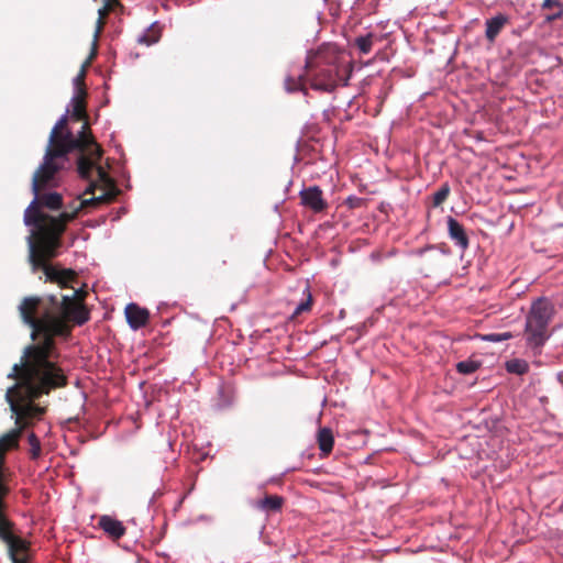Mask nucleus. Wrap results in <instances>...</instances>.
Masks as SVG:
<instances>
[{"label": "nucleus", "instance_id": "24", "mask_svg": "<svg viewBox=\"0 0 563 563\" xmlns=\"http://www.w3.org/2000/svg\"><path fill=\"white\" fill-rule=\"evenodd\" d=\"M506 369L508 373L523 375L529 371V364L519 358L510 360L506 363Z\"/></svg>", "mask_w": 563, "mask_h": 563}, {"label": "nucleus", "instance_id": "11", "mask_svg": "<svg viewBox=\"0 0 563 563\" xmlns=\"http://www.w3.org/2000/svg\"><path fill=\"white\" fill-rule=\"evenodd\" d=\"M30 542L20 539L8 544V556L12 563H30L32 560L30 553Z\"/></svg>", "mask_w": 563, "mask_h": 563}, {"label": "nucleus", "instance_id": "14", "mask_svg": "<svg viewBox=\"0 0 563 563\" xmlns=\"http://www.w3.org/2000/svg\"><path fill=\"white\" fill-rule=\"evenodd\" d=\"M510 19L508 15L504 13H498L495 16L487 19L485 22V37L486 40L493 44L495 43L497 36L505 29L507 24H509Z\"/></svg>", "mask_w": 563, "mask_h": 563}, {"label": "nucleus", "instance_id": "22", "mask_svg": "<svg viewBox=\"0 0 563 563\" xmlns=\"http://www.w3.org/2000/svg\"><path fill=\"white\" fill-rule=\"evenodd\" d=\"M542 8L552 11L545 18L548 22L558 20L563 15V3L560 2L559 0H544Z\"/></svg>", "mask_w": 563, "mask_h": 563}, {"label": "nucleus", "instance_id": "30", "mask_svg": "<svg viewBox=\"0 0 563 563\" xmlns=\"http://www.w3.org/2000/svg\"><path fill=\"white\" fill-rule=\"evenodd\" d=\"M478 367L479 363L472 360L462 361L456 364L457 372L464 375L474 373Z\"/></svg>", "mask_w": 563, "mask_h": 563}, {"label": "nucleus", "instance_id": "38", "mask_svg": "<svg viewBox=\"0 0 563 563\" xmlns=\"http://www.w3.org/2000/svg\"><path fill=\"white\" fill-rule=\"evenodd\" d=\"M356 201H360V199H358V198H355V201H353V203H352L351 206H352V207L357 206V205H356Z\"/></svg>", "mask_w": 563, "mask_h": 563}, {"label": "nucleus", "instance_id": "32", "mask_svg": "<svg viewBox=\"0 0 563 563\" xmlns=\"http://www.w3.org/2000/svg\"><path fill=\"white\" fill-rule=\"evenodd\" d=\"M512 338V334L510 332H504V333H490L485 336V340L489 342H501L506 341Z\"/></svg>", "mask_w": 563, "mask_h": 563}, {"label": "nucleus", "instance_id": "10", "mask_svg": "<svg viewBox=\"0 0 563 563\" xmlns=\"http://www.w3.org/2000/svg\"><path fill=\"white\" fill-rule=\"evenodd\" d=\"M7 503L0 501V540L7 545L21 538L14 534V522L7 514Z\"/></svg>", "mask_w": 563, "mask_h": 563}, {"label": "nucleus", "instance_id": "4", "mask_svg": "<svg viewBox=\"0 0 563 563\" xmlns=\"http://www.w3.org/2000/svg\"><path fill=\"white\" fill-rule=\"evenodd\" d=\"M342 56V52L333 44H323L309 52L305 70L312 89L332 92L338 87L346 73Z\"/></svg>", "mask_w": 563, "mask_h": 563}, {"label": "nucleus", "instance_id": "2", "mask_svg": "<svg viewBox=\"0 0 563 563\" xmlns=\"http://www.w3.org/2000/svg\"><path fill=\"white\" fill-rule=\"evenodd\" d=\"M76 279L77 274L65 286L56 283L62 288H73L71 295L29 296L21 300L18 310L22 322L31 328L33 340L42 336L40 342L24 347L21 358L27 361V353L31 349H38L45 362L60 367L56 362L58 353L55 338H69L74 324L82 325L90 318L89 310L84 305L87 292L82 289H75L70 285Z\"/></svg>", "mask_w": 563, "mask_h": 563}, {"label": "nucleus", "instance_id": "13", "mask_svg": "<svg viewBox=\"0 0 563 563\" xmlns=\"http://www.w3.org/2000/svg\"><path fill=\"white\" fill-rule=\"evenodd\" d=\"M448 233L450 239L462 251L470 246V239L464 227L453 217H448Z\"/></svg>", "mask_w": 563, "mask_h": 563}, {"label": "nucleus", "instance_id": "28", "mask_svg": "<svg viewBox=\"0 0 563 563\" xmlns=\"http://www.w3.org/2000/svg\"><path fill=\"white\" fill-rule=\"evenodd\" d=\"M8 468L4 465H0V501H5V497L8 496L10 489L7 485L8 481Z\"/></svg>", "mask_w": 563, "mask_h": 563}, {"label": "nucleus", "instance_id": "9", "mask_svg": "<svg viewBox=\"0 0 563 563\" xmlns=\"http://www.w3.org/2000/svg\"><path fill=\"white\" fill-rule=\"evenodd\" d=\"M301 205L316 213L328 209V202L323 198V192L318 186L305 188L299 194Z\"/></svg>", "mask_w": 563, "mask_h": 563}, {"label": "nucleus", "instance_id": "39", "mask_svg": "<svg viewBox=\"0 0 563 563\" xmlns=\"http://www.w3.org/2000/svg\"><path fill=\"white\" fill-rule=\"evenodd\" d=\"M345 82L344 85H346V80H349V75H346V77L344 78Z\"/></svg>", "mask_w": 563, "mask_h": 563}, {"label": "nucleus", "instance_id": "7", "mask_svg": "<svg viewBox=\"0 0 563 563\" xmlns=\"http://www.w3.org/2000/svg\"><path fill=\"white\" fill-rule=\"evenodd\" d=\"M66 154L62 148H47L45 151L44 159L41 166L36 169L32 180V191L37 194L53 185L55 175L63 167L57 163L59 158H65Z\"/></svg>", "mask_w": 563, "mask_h": 563}, {"label": "nucleus", "instance_id": "16", "mask_svg": "<svg viewBox=\"0 0 563 563\" xmlns=\"http://www.w3.org/2000/svg\"><path fill=\"white\" fill-rule=\"evenodd\" d=\"M87 90L79 88L71 99V118L76 121L87 122Z\"/></svg>", "mask_w": 563, "mask_h": 563}, {"label": "nucleus", "instance_id": "12", "mask_svg": "<svg viewBox=\"0 0 563 563\" xmlns=\"http://www.w3.org/2000/svg\"><path fill=\"white\" fill-rule=\"evenodd\" d=\"M125 317L129 325L137 330L147 324L150 312L147 309L141 308L136 303H129L125 307Z\"/></svg>", "mask_w": 563, "mask_h": 563}, {"label": "nucleus", "instance_id": "20", "mask_svg": "<svg viewBox=\"0 0 563 563\" xmlns=\"http://www.w3.org/2000/svg\"><path fill=\"white\" fill-rule=\"evenodd\" d=\"M305 298L299 302L294 309L290 320H297L299 316L302 313H307L311 311L313 305V298L309 287H306L303 290Z\"/></svg>", "mask_w": 563, "mask_h": 563}, {"label": "nucleus", "instance_id": "23", "mask_svg": "<svg viewBox=\"0 0 563 563\" xmlns=\"http://www.w3.org/2000/svg\"><path fill=\"white\" fill-rule=\"evenodd\" d=\"M161 38V31L159 29L153 24L151 25L140 37L139 43L145 44L147 46L153 45L157 43Z\"/></svg>", "mask_w": 563, "mask_h": 563}, {"label": "nucleus", "instance_id": "5", "mask_svg": "<svg viewBox=\"0 0 563 563\" xmlns=\"http://www.w3.org/2000/svg\"><path fill=\"white\" fill-rule=\"evenodd\" d=\"M68 117L64 114L51 131L47 148H62L66 154L74 151L85 152L89 146H95V155L102 156V148L91 134L88 122H84L81 131L75 136L68 129Z\"/></svg>", "mask_w": 563, "mask_h": 563}, {"label": "nucleus", "instance_id": "17", "mask_svg": "<svg viewBox=\"0 0 563 563\" xmlns=\"http://www.w3.org/2000/svg\"><path fill=\"white\" fill-rule=\"evenodd\" d=\"M100 528L114 539H120L125 533V528L121 521L110 517L102 516L99 519Z\"/></svg>", "mask_w": 563, "mask_h": 563}, {"label": "nucleus", "instance_id": "34", "mask_svg": "<svg viewBox=\"0 0 563 563\" xmlns=\"http://www.w3.org/2000/svg\"><path fill=\"white\" fill-rule=\"evenodd\" d=\"M104 5L110 7V11H112L117 7H122L119 0H103Z\"/></svg>", "mask_w": 563, "mask_h": 563}, {"label": "nucleus", "instance_id": "35", "mask_svg": "<svg viewBox=\"0 0 563 563\" xmlns=\"http://www.w3.org/2000/svg\"><path fill=\"white\" fill-rule=\"evenodd\" d=\"M97 187H98V183L91 181L89 184V186L86 188L84 195H93Z\"/></svg>", "mask_w": 563, "mask_h": 563}, {"label": "nucleus", "instance_id": "15", "mask_svg": "<svg viewBox=\"0 0 563 563\" xmlns=\"http://www.w3.org/2000/svg\"><path fill=\"white\" fill-rule=\"evenodd\" d=\"M115 199V192L112 191H103L99 196H93L88 199H81L78 205L71 203L69 206V212H76V216L81 209L86 208H97L102 203H110Z\"/></svg>", "mask_w": 563, "mask_h": 563}, {"label": "nucleus", "instance_id": "21", "mask_svg": "<svg viewBox=\"0 0 563 563\" xmlns=\"http://www.w3.org/2000/svg\"><path fill=\"white\" fill-rule=\"evenodd\" d=\"M307 80H308V78H307L306 73L300 74L296 77L288 76L285 79V88L288 92L303 91V93L307 95V88H306Z\"/></svg>", "mask_w": 563, "mask_h": 563}, {"label": "nucleus", "instance_id": "18", "mask_svg": "<svg viewBox=\"0 0 563 563\" xmlns=\"http://www.w3.org/2000/svg\"><path fill=\"white\" fill-rule=\"evenodd\" d=\"M285 499L278 495H265L263 499L256 500L254 506L265 512H279Z\"/></svg>", "mask_w": 563, "mask_h": 563}, {"label": "nucleus", "instance_id": "37", "mask_svg": "<svg viewBox=\"0 0 563 563\" xmlns=\"http://www.w3.org/2000/svg\"><path fill=\"white\" fill-rule=\"evenodd\" d=\"M356 201H360V199H358V198H355V201H353V203H352L351 206H352V207L357 206V205H356Z\"/></svg>", "mask_w": 563, "mask_h": 563}, {"label": "nucleus", "instance_id": "29", "mask_svg": "<svg viewBox=\"0 0 563 563\" xmlns=\"http://www.w3.org/2000/svg\"><path fill=\"white\" fill-rule=\"evenodd\" d=\"M450 186L449 184H443L434 194H433V207L441 206L450 195Z\"/></svg>", "mask_w": 563, "mask_h": 563}, {"label": "nucleus", "instance_id": "26", "mask_svg": "<svg viewBox=\"0 0 563 563\" xmlns=\"http://www.w3.org/2000/svg\"><path fill=\"white\" fill-rule=\"evenodd\" d=\"M104 24H106V20L104 19H98L97 20V26H96V32H95L93 42H92V48H91L90 55L87 58V64H91V62L93 60V58L97 55L98 38L100 36V33L103 30Z\"/></svg>", "mask_w": 563, "mask_h": 563}, {"label": "nucleus", "instance_id": "27", "mask_svg": "<svg viewBox=\"0 0 563 563\" xmlns=\"http://www.w3.org/2000/svg\"><path fill=\"white\" fill-rule=\"evenodd\" d=\"M373 37V34L368 33L365 36H358L355 38V46L362 54H368L372 51Z\"/></svg>", "mask_w": 563, "mask_h": 563}, {"label": "nucleus", "instance_id": "33", "mask_svg": "<svg viewBox=\"0 0 563 563\" xmlns=\"http://www.w3.org/2000/svg\"><path fill=\"white\" fill-rule=\"evenodd\" d=\"M110 12H111L110 11V7L103 4V7H101L98 10V15H99L98 19H104L106 20V18L109 15Z\"/></svg>", "mask_w": 563, "mask_h": 563}, {"label": "nucleus", "instance_id": "3", "mask_svg": "<svg viewBox=\"0 0 563 563\" xmlns=\"http://www.w3.org/2000/svg\"><path fill=\"white\" fill-rule=\"evenodd\" d=\"M34 199L24 211V223L32 227L29 238L30 264L33 273L42 271L45 282L67 285L75 277L70 268H59L51 263L57 256L62 245V235L68 222L76 218V212L66 210L58 217L45 213L42 209L59 210L63 207V197L58 192L34 194Z\"/></svg>", "mask_w": 563, "mask_h": 563}, {"label": "nucleus", "instance_id": "36", "mask_svg": "<svg viewBox=\"0 0 563 563\" xmlns=\"http://www.w3.org/2000/svg\"><path fill=\"white\" fill-rule=\"evenodd\" d=\"M356 201H360V199H358V198H355V201H353V203H352L351 206H352V207L357 206V205H356Z\"/></svg>", "mask_w": 563, "mask_h": 563}, {"label": "nucleus", "instance_id": "31", "mask_svg": "<svg viewBox=\"0 0 563 563\" xmlns=\"http://www.w3.org/2000/svg\"><path fill=\"white\" fill-rule=\"evenodd\" d=\"M90 64H87V60L84 63V65L81 66V69L79 71V74L76 76L75 78V87H76V91H78L79 88L81 89H86V86H85V77H86V69L87 67H89Z\"/></svg>", "mask_w": 563, "mask_h": 563}, {"label": "nucleus", "instance_id": "6", "mask_svg": "<svg viewBox=\"0 0 563 563\" xmlns=\"http://www.w3.org/2000/svg\"><path fill=\"white\" fill-rule=\"evenodd\" d=\"M554 316V306L547 298H538L531 305L526 318L525 333L527 343L540 349L550 338L549 324Z\"/></svg>", "mask_w": 563, "mask_h": 563}, {"label": "nucleus", "instance_id": "8", "mask_svg": "<svg viewBox=\"0 0 563 563\" xmlns=\"http://www.w3.org/2000/svg\"><path fill=\"white\" fill-rule=\"evenodd\" d=\"M95 153V146L91 145L85 152H80V155L77 159V170L81 178L90 179L91 173L93 169L97 172L98 181L103 187L104 191H114L115 197L119 194L118 188L115 187L114 181L109 176V174L103 169L102 166L98 165V161H100L101 156L97 158Z\"/></svg>", "mask_w": 563, "mask_h": 563}, {"label": "nucleus", "instance_id": "19", "mask_svg": "<svg viewBox=\"0 0 563 563\" xmlns=\"http://www.w3.org/2000/svg\"><path fill=\"white\" fill-rule=\"evenodd\" d=\"M317 442L321 454L328 456L332 452L334 444L332 430L330 428H320L317 434Z\"/></svg>", "mask_w": 563, "mask_h": 563}, {"label": "nucleus", "instance_id": "1", "mask_svg": "<svg viewBox=\"0 0 563 563\" xmlns=\"http://www.w3.org/2000/svg\"><path fill=\"white\" fill-rule=\"evenodd\" d=\"M27 358H21L8 375L15 380L5 393V400L15 417V427L0 435V465L5 464L9 451L19 449L23 432L45 415L46 408L34 401L68 385L64 369L45 362L38 349H31Z\"/></svg>", "mask_w": 563, "mask_h": 563}, {"label": "nucleus", "instance_id": "25", "mask_svg": "<svg viewBox=\"0 0 563 563\" xmlns=\"http://www.w3.org/2000/svg\"><path fill=\"white\" fill-rule=\"evenodd\" d=\"M27 442L31 446L30 449V457L32 460H37L42 454V445L41 441L34 432H30L27 434Z\"/></svg>", "mask_w": 563, "mask_h": 563}]
</instances>
